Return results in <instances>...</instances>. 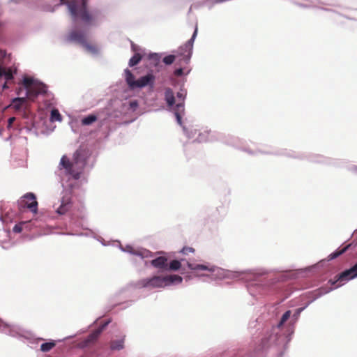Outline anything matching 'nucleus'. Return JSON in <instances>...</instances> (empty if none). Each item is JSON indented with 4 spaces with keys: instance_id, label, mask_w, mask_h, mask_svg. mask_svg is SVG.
<instances>
[{
    "instance_id": "obj_24",
    "label": "nucleus",
    "mask_w": 357,
    "mask_h": 357,
    "mask_svg": "<svg viewBox=\"0 0 357 357\" xmlns=\"http://www.w3.org/2000/svg\"><path fill=\"white\" fill-rule=\"evenodd\" d=\"M290 315H291L290 310H287V312H285L283 314V315L278 324V327H281L289 319V318L290 317Z\"/></svg>"
},
{
    "instance_id": "obj_9",
    "label": "nucleus",
    "mask_w": 357,
    "mask_h": 357,
    "mask_svg": "<svg viewBox=\"0 0 357 357\" xmlns=\"http://www.w3.org/2000/svg\"><path fill=\"white\" fill-rule=\"evenodd\" d=\"M127 250L132 253V255L139 256L142 258H149L152 257V253L148 250L141 249V250H135L132 247L129 246L127 248Z\"/></svg>"
},
{
    "instance_id": "obj_30",
    "label": "nucleus",
    "mask_w": 357,
    "mask_h": 357,
    "mask_svg": "<svg viewBox=\"0 0 357 357\" xmlns=\"http://www.w3.org/2000/svg\"><path fill=\"white\" fill-rule=\"evenodd\" d=\"M185 93L183 91H181L177 93V98L181 100V102H183L185 98Z\"/></svg>"
},
{
    "instance_id": "obj_28",
    "label": "nucleus",
    "mask_w": 357,
    "mask_h": 357,
    "mask_svg": "<svg viewBox=\"0 0 357 357\" xmlns=\"http://www.w3.org/2000/svg\"><path fill=\"white\" fill-rule=\"evenodd\" d=\"M195 252V249L191 247H184L181 250V252L184 255H188L190 252Z\"/></svg>"
},
{
    "instance_id": "obj_39",
    "label": "nucleus",
    "mask_w": 357,
    "mask_h": 357,
    "mask_svg": "<svg viewBox=\"0 0 357 357\" xmlns=\"http://www.w3.org/2000/svg\"><path fill=\"white\" fill-rule=\"evenodd\" d=\"M90 50H91V52H96V48L94 47L91 46V45Z\"/></svg>"
},
{
    "instance_id": "obj_37",
    "label": "nucleus",
    "mask_w": 357,
    "mask_h": 357,
    "mask_svg": "<svg viewBox=\"0 0 357 357\" xmlns=\"http://www.w3.org/2000/svg\"><path fill=\"white\" fill-rule=\"evenodd\" d=\"M8 83H9V82H6H6L3 84V86H2V88H3V90H4V89H8Z\"/></svg>"
},
{
    "instance_id": "obj_36",
    "label": "nucleus",
    "mask_w": 357,
    "mask_h": 357,
    "mask_svg": "<svg viewBox=\"0 0 357 357\" xmlns=\"http://www.w3.org/2000/svg\"><path fill=\"white\" fill-rule=\"evenodd\" d=\"M96 121V116L91 114V123Z\"/></svg>"
},
{
    "instance_id": "obj_33",
    "label": "nucleus",
    "mask_w": 357,
    "mask_h": 357,
    "mask_svg": "<svg viewBox=\"0 0 357 357\" xmlns=\"http://www.w3.org/2000/svg\"><path fill=\"white\" fill-rule=\"evenodd\" d=\"M15 121V117L9 118L8 121V127L10 128Z\"/></svg>"
},
{
    "instance_id": "obj_15",
    "label": "nucleus",
    "mask_w": 357,
    "mask_h": 357,
    "mask_svg": "<svg viewBox=\"0 0 357 357\" xmlns=\"http://www.w3.org/2000/svg\"><path fill=\"white\" fill-rule=\"evenodd\" d=\"M188 266L190 269L197 271V270H202V271H208L211 272L214 271V267L213 266H207L206 265L203 264H192L191 263H188Z\"/></svg>"
},
{
    "instance_id": "obj_19",
    "label": "nucleus",
    "mask_w": 357,
    "mask_h": 357,
    "mask_svg": "<svg viewBox=\"0 0 357 357\" xmlns=\"http://www.w3.org/2000/svg\"><path fill=\"white\" fill-rule=\"evenodd\" d=\"M142 56L139 53H135L129 60V66L130 67L137 65L142 60Z\"/></svg>"
},
{
    "instance_id": "obj_2",
    "label": "nucleus",
    "mask_w": 357,
    "mask_h": 357,
    "mask_svg": "<svg viewBox=\"0 0 357 357\" xmlns=\"http://www.w3.org/2000/svg\"><path fill=\"white\" fill-rule=\"evenodd\" d=\"M89 158V149L87 145H82L74 154L73 162L63 155L60 161V165L64 168L68 174L75 178H79L80 171L84 167Z\"/></svg>"
},
{
    "instance_id": "obj_13",
    "label": "nucleus",
    "mask_w": 357,
    "mask_h": 357,
    "mask_svg": "<svg viewBox=\"0 0 357 357\" xmlns=\"http://www.w3.org/2000/svg\"><path fill=\"white\" fill-rule=\"evenodd\" d=\"M124 73H125L126 81L128 85L131 89H135L136 80L135 79L134 75L128 69H126Z\"/></svg>"
},
{
    "instance_id": "obj_32",
    "label": "nucleus",
    "mask_w": 357,
    "mask_h": 357,
    "mask_svg": "<svg viewBox=\"0 0 357 357\" xmlns=\"http://www.w3.org/2000/svg\"><path fill=\"white\" fill-rule=\"evenodd\" d=\"M22 227L20 225H16L14 227H13V231L16 233H20L22 231Z\"/></svg>"
},
{
    "instance_id": "obj_4",
    "label": "nucleus",
    "mask_w": 357,
    "mask_h": 357,
    "mask_svg": "<svg viewBox=\"0 0 357 357\" xmlns=\"http://www.w3.org/2000/svg\"><path fill=\"white\" fill-rule=\"evenodd\" d=\"M17 207L20 212H24L26 208L33 213L38 212V202L35 195L28 192L23 195L17 202Z\"/></svg>"
},
{
    "instance_id": "obj_8",
    "label": "nucleus",
    "mask_w": 357,
    "mask_h": 357,
    "mask_svg": "<svg viewBox=\"0 0 357 357\" xmlns=\"http://www.w3.org/2000/svg\"><path fill=\"white\" fill-rule=\"evenodd\" d=\"M155 82V76L149 73L145 76L141 77L139 79L136 80L135 88H142L146 86H150L153 87Z\"/></svg>"
},
{
    "instance_id": "obj_29",
    "label": "nucleus",
    "mask_w": 357,
    "mask_h": 357,
    "mask_svg": "<svg viewBox=\"0 0 357 357\" xmlns=\"http://www.w3.org/2000/svg\"><path fill=\"white\" fill-rule=\"evenodd\" d=\"M149 59L153 60L156 65L160 61V56L157 54H152L149 56Z\"/></svg>"
},
{
    "instance_id": "obj_41",
    "label": "nucleus",
    "mask_w": 357,
    "mask_h": 357,
    "mask_svg": "<svg viewBox=\"0 0 357 357\" xmlns=\"http://www.w3.org/2000/svg\"><path fill=\"white\" fill-rule=\"evenodd\" d=\"M90 20H91V25L92 24V17L91 16Z\"/></svg>"
},
{
    "instance_id": "obj_21",
    "label": "nucleus",
    "mask_w": 357,
    "mask_h": 357,
    "mask_svg": "<svg viewBox=\"0 0 357 357\" xmlns=\"http://www.w3.org/2000/svg\"><path fill=\"white\" fill-rule=\"evenodd\" d=\"M37 83H34V80L31 77H25L23 79L22 84L24 87L26 89L31 88L33 85L36 84Z\"/></svg>"
},
{
    "instance_id": "obj_14",
    "label": "nucleus",
    "mask_w": 357,
    "mask_h": 357,
    "mask_svg": "<svg viewBox=\"0 0 357 357\" xmlns=\"http://www.w3.org/2000/svg\"><path fill=\"white\" fill-rule=\"evenodd\" d=\"M165 98L168 106L172 107L175 104L174 94L170 88L165 89Z\"/></svg>"
},
{
    "instance_id": "obj_23",
    "label": "nucleus",
    "mask_w": 357,
    "mask_h": 357,
    "mask_svg": "<svg viewBox=\"0 0 357 357\" xmlns=\"http://www.w3.org/2000/svg\"><path fill=\"white\" fill-rule=\"evenodd\" d=\"M181 262L178 260H172L169 265V268L172 271H177L181 268Z\"/></svg>"
},
{
    "instance_id": "obj_7",
    "label": "nucleus",
    "mask_w": 357,
    "mask_h": 357,
    "mask_svg": "<svg viewBox=\"0 0 357 357\" xmlns=\"http://www.w3.org/2000/svg\"><path fill=\"white\" fill-rule=\"evenodd\" d=\"M46 86L42 83H37L31 88L26 89L25 98L31 100H34L38 95L46 93Z\"/></svg>"
},
{
    "instance_id": "obj_31",
    "label": "nucleus",
    "mask_w": 357,
    "mask_h": 357,
    "mask_svg": "<svg viewBox=\"0 0 357 357\" xmlns=\"http://www.w3.org/2000/svg\"><path fill=\"white\" fill-rule=\"evenodd\" d=\"M183 73V69L182 68H178V69H176L175 71H174V75L177 77H179V76H181Z\"/></svg>"
},
{
    "instance_id": "obj_26",
    "label": "nucleus",
    "mask_w": 357,
    "mask_h": 357,
    "mask_svg": "<svg viewBox=\"0 0 357 357\" xmlns=\"http://www.w3.org/2000/svg\"><path fill=\"white\" fill-rule=\"evenodd\" d=\"M269 345V338L265 337L261 340V344L259 346V350H264L266 349Z\"/></svg>"
},
{
    "instance_id": "obj_3",
    "label": "nucleus",
    "mask_w": 357,
    "mask_h": 357,
    "mask_svg": "<svg viewBox=\"0 0 357 357\" xmlns=\"http://www.w3.org/2000/svg\"><path fill=\"white\" fill-rule=\"evenodd\" d=\"M183 279L177 275L153 276L139 280L136 283L137 288H161L173 283H181Z\"/></svg>"
},
{
    "instance_id": "obj_12",
    "label": "nucleus",
    "mask_w": 357,
    "mask_h": 357,
    "mask_svg": "<svg viewBox=\"0 0 357 357\" xmlns=\"http://www.w3.org/2000/svg\"><path fill=\"white\" fill-rule=\"evenodd\" d=\"M4 53L2 50H0V54ZM4 77L6 82H13V75L10 68L5 69L4 68L0 66V79Z\"/></svg>"
},
{
    "instance_id": "obj_18",
    "label": "nucleus",
    "mask_w": 357,
    "mask_h": 357,
    "mask_svg": "<svg viewBox=\"0 0 357 357\" xmlns=\"http://www.w3.org/2000/svg\"><path fill=\"white\" fill-rule=\"evenodd\" d=\"M26 101V98L24 97H17L13 100V105L14 109L19 110L21 109L23 104H24Z\"/></svg>"
},
{
    "instance_id": "obj_35",
    "label": "nucleus",
    "mask_w": 357,
    "mask_h": 357,
    "mask_svg": "<svg viewBox=\"0 0 357 357\" xmlns=\"http://www.w3.org/2000/svg\"><path fill=\"white\" fill-rule=\"evenodd\" d=\"M57 212L60 214H63L65 212V206L61 205L59 208Z\"/></svg>"
},
{
    "instance_id": "obj_20",
    "label": "nucleus",
    "mask_w": 357,
    "mask_h": 357,
    "mask_svg": "<svg viewBox=\"0 0 357 357\" xmlns=\"http://www.w3.org/2000/svg\"><path fill=\"white\" fill-rule=\"evenodd\" d=\"M50 121H61L62 117L57 109H53L51 111Z\"/></svg>"
},
{
    "instance_id": "obj_22",
    "label": "nucleus",
    "mask_w": 357,
    "mask_h": 357,
    "mask_svg": "<svg viewBox=\"0 0 357 357\" xmlns=\"http://www.w3.org/2000/svg\"><path fill=\"white\" fill-rule=\"evenodd\" d=\"M56 344L54 342H50L43 343L40 345V350L43 352H47L55 347Z\"/></svg>"
},
{
    "instance_id": "obj_17",
    "label": "nucleus",
    "mask_w": 357,
    "mask_h": 357,
    "mask_svg": "<svg viewBox=\"0 0 357 357\" xmlns=\"http://www.w3.org/2000/svg\"><path fill=\"white\" fill-rule=\"evenodd\" d=\"M183 111H184V103H183V102H178L175 105L174 114H175V116L176 117V119H177L178 122H179V123H181V114L183 113Z\"/></svg>"
},
{
    "instance_id": "obj_16",
    "label": "nucleus",
    "mask_w": 357,
    "mask_h": 357,
    "mask_svg": "<svg viewBox=\"0 0 357 357\" xmlns=\"http://www.w3.org/2000/svg\"><path fill=\"white\" fill-rule=\"evenodd\" d=\"M124 337L121 340H112L110 342V349L112 350H121L124 348Z\"/></svg>"
},
{
    "instance_id": "obj_10",
    "label": "nucleus",
    "mask_w": 357,
    "mask_h": 357,
    "mask_svg": "<svg viewBox=\"0 0 357 357\" xmlns=\"http://www.w3.org/2000/svg\"><path fill=\"white\" fill-rule=\"evenodd\" d=\"M109 321H101L100 322V325L98 328L93 329V331L91 333V342L95 340L99 336V335L102 332V331L106 328V326L108 325Z\"/></svg>"
},
{
    "instance_id": "obj_40",
    "label": "nucleus",
    "mask_w": 357,
    "mask_h": 357,
    "mask_svg": "<svg viewBox=\"0 0 357 357\" xmlns=\"http://www.w3.org/2000/svg\"><path fill=\"white\" fill-rule=\"evenodd\" d=\"M22 91V88H19L17 90V95H20V93L21 91Z\"/></svg>"
},
{
    "instance_id": "obj_34",
    "label": "nucleus",
    "mask_w": 357,
    "mask_h": 357,
    "mask_svg": "<svg viewBox=\"0 0 357 357\" xmlns=\"http://www.w3.org/2000/svg\"><path fill=\"white\" fill-rule=\"evenodd\" d=\"M82 124L89 125V116H86L82 119Z\"/></svg>"
},
{
    "instance_id": "obj_5",
    "label": "nucleus",
    "mask_w": 357,
    "mask_h": 357,
    "mask_svg": "<svg viewBox=\"0 0 357 357\" xmlns=\"http://www.w3.org/2000/svg\"><path fill=\"white\" fill-rule=\"evenodd\" d=\"M197 34V27L192 36V38L183 46L180 47L178 50V56H181L180 61H183L185 63H188L192 52L193 43Z\"/></svg>"
},
{
    "instance_id": "obj_25",
    "label": "nucleus",
    "mask_w": 357,
    "mask_h": 357,
    "mask_svg": "<svg viewBox=\"0 0 357 357\" xmlns=\"http://www.w3.org/2000/svg\"><path fill=\"white\" fill-rule=\"evenodd\" d=\"M348 246L347 247H344V248L341 249L340 250H338V251H336L333 253H331L330 255H329V257L331 259H333L337 257H339L340 255H341L342 254H343L347 249Z\"/></svg>"
},
{
    "instance_id": "obj_38",
    "label": "nucleus",
    "mask_w": 357,
    "mask_h": 357,
    "mask_svg": "<svg viewBox=\"0 0 357 357\" xmlns=\"http://www.w3.org/2000/svg\"><path fill=\"white\" fill-rule=\"evenodd\" d=\"M131 47L133 52H135L137 50V46L133 43H132L131 44Z\"/></svg>"
},
{
    "instance_id": "obj_1",
    "label": "nucleus",
    "mask_w": 357,
    "mask_h": 357,
    "mask_svg": "<svg viewBox=\"0 0 357 357\" xmlns=\"http://www.w3.org/2000/svg\"><path fill=\"white\" fill-rule=\"evenodd\" d=\"M66 4L70 13L74 27L68 33L67 40L79 44L86 50H89L88 32L89 29V12L88 0H60Z\"/></svg>"
},
{
    "instance_id": "obj_6",
    "label": "nucleus",
    "mask_w": 357,
    "mask_h": 357,
    "mask_svg": "<svg viewBox=\"0 0 357 357\" xmlns=\"http://www.w3.org/2000/svg\"><path fill=\"white\" fill-rule=\"evenodd\" d=\"M355 277H357V263L351 268L346 270L340 274L337 275L335 281L332 282L330 280V282H331L333 285L337 282H339V284L337 285V287H339L343 284L342 282L351 280Z\"/></svg>"
},
{
    "instance_id": "obj_27",
    "label": "nucleus",
    "mask_w": 357,
    "mask_h": 357,
    "mask_svg": "<svg viewBox=\"0 0 357 357\" xmlns=\"http://www.w3.org/2000/svg\"><path fill=\"white\" fill-rule=\"evenodd\" d=\"M175 58L176 56L174 55H168V56H166L165 57H164L163 59V62L167 64V65H170L172 64L174 60H175Z\"/></svg>"
},
{
    "instance_id": "obj_11",
    "label": "nucleus",
    "mask_w": 357,
    "mask_h": 357,
    "mask_svg": "<svg viewBox=\"0 0 357 357\" xmlns=\"http://www.w3.org/2000/svg\"><path fill=\"white\" fill-rule=\"evenodd\" d=\"M151 264L158 268H165L167 266V258L165 257H158L151 261Z\"/></svg>"
}]
</instances>
